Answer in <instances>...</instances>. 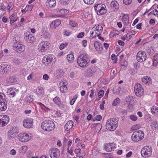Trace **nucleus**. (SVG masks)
<instances>
[{"label": "nucleus", "instance_id": "1", "mask_svg": "<svg viewBox=\"0 0 158 158\" xmlns=\"http://www.w3.org/2000/svg\"><path fill=\"white\" fill-rule=\"evenodd\" d=\"M118 125V120L114 118L108 119L106 123V128L110 131H114Z\"/></svg>", "mask_w": 158, "mask_h": 158}, {"label": "nucleus", "instance_id": "2", "mask_svg": "<svg viewBox=\"0 0 158 158\" xmlns=\"http://www.w3.org/2000/svg\"><path fill=\"white\" fill-rule=\"evenodd\" d=\"M41 127L43 130L50 131L54 129L55 125L54 123L51 120H46L42 123Z\"/></svg>", "mask_w": 158, "mask_h": 158}, {"label": "nucleus", "instance_id": "3", "mask_svg": "<svg viewBox=\"0 0 158 158\" xmlns=\"http://www.w3.org/2000/svg\"><path fill=\"white\" fill-rule=\"evenodd\" d=\"M87 55L85 53L80 54L77 59V63L79 66L82 68H85L87 66Z\"/></svg>", "mask_w": 158, "mask_h": 158}, {"label": "nucleus", "instance_id": "4", "mask_svg": "<svg viewBox=\"0 0 158 158\" xmlns=\"http://www.w3.org/2000/svg\"><path fill=\"white\" fill-rule=\"evenodd\" d=\"M144 136V132L141 130H139L135 131L132 133L131 139L133 141L138 142L143 139Z\"/></svg>", "mask_w": 158, "mask_h": 158}, {"label": "nucleus", "instance_id": "5", "mask_svg": "<svg viewBox=\"0 0 158 158\" xmlns=\"http://www.w3.org/2000/svg\"><path fill=\"white\" fill-rule=\"evenodd\" d=\"M103 27L102 25L98 24L94 27L91 31V36L92 37L95 38L99 36L102 33Z\"/></svg>", "mask_w": 158, "mask_h": 158}, {"label": "nucleus", "instance_id": "6", "mask_svg": "<svg viewBox=\"0 0 158 158\" xmlns=\"http://www.w3.org/2000/svg\"><path fill=\"white\" fill-rule=\"evenodd\" d=\"M56 58L53 55H48L45 56L42 60V62L45 66H47L50 63L56 62Z\"/></svg>", "mask_w": 158, "mask_h": 158}, {"label": "nucleus", "instance_id": "7", "mask_svg": "<svg viewBox=\"0 0 158 158\" xmlns=\"http://www.w3.org/2000/svg\"><path fill=\"white\" fill-rule=\"evenodd\" d=\"M94 9L98 15H102L106 12V6L101 3H96L94 5Z\"/></svg>", "mask_w": 158, "mask_h": 158}, {"label": "nucleus", "instance_id": "8", "mask_svg": "<svg viewBox=\"0 0 158 158\" xmlns=\"http://www.w3.org/2000/svg\"><path fill=\"white\" fill-rule=\"evenodd\" d=\"M7 101L5 95L2 93H0V110L4 111L7 108Z\"/></svg>", "mask_w": 158, "mask_h": 158}, {"label": "nucleus", "instance_id": "9", "mask_svg": "<svg viewBox=\"0 0 158 158\" xmlns=\"http://www.w3.org/2000/svg\"><path fill=\"white\" fill-rule=\"evenodd\" d=\"M142 156L144 157H147L151 155L152 153V148L149 146H145L141 151Z\"/></svg>", "mask_w": 158, "mask_h": 158}, {"label": "nucleus", "instance_id": "10", "mask_svg": "<svg viewBox=\"0 0 158 158\" xmlns=\"http://www.w3.org/2000/svg\"><path fill=\"white\" fill-rule=\"evenodd\" d=\"M49 154L51 158H59L60 156V152L58 148H54L49 150Z\"/></svg>", "mask_w": 158, "mask_h": 158}, {"label": "nucleus", "instance_id": "11", "mask_svg": "<svg viewBox=\"0 0 158 158\" xmlns=\"http://www.w3.org/2000/svg\"><path fill=\"white\" fill-rule=\"evenodd\" d=\"M134 91L136 95L140 97L143 95L144 90L141 85L139 83H137L134 87Z\"/></svg>", "mask_w": 158, "mask_h": 158}, {"label": "nucleus", "instance_id": "12", "mask_svg": "<svg viewBox=\"0 0 158 158\" xmlns=\"http://www.w3.org/2000/svg\"><path fill=\"white\" fill-rule=\"evenodd\" d=\"M18 128L14 127L11 128L8 133V137L9 140L13 139L15 137V134L19 132Z\"/></svg>", "mask_w": 158, "mask_h": 158}, {"label": "nucleus", "instance_id": "13", "mask_svg": "<svg viewBox=\"0 0 158 158\" xmlns=\"http://www.w3.org/2000/svg\"><path fill=\"white\" fill-rule=\"evenodd\" d=\"M147 56L145 52L139 51L137 54V60L140 62H143L146 60Z\"/></svg>", "mask_w": 158, "mask_h": 158}, {"label": "nucleus", "instance_id": "14", "mask_svg": "<svg viewBox=\"0 0 158 158\" xmlns=\"http://www.w3.org/2000/svg\"><path fill=\"white\" fill-rule=\"evenodd\" d=\"M18 138L22 142H27L30 139L29 135L25 133L19 134L18 135Z\"/></svg>", "mask_w": 158, "mask_h": 158}, {"label": "nucleus", "instance_id": "15", "mask_svg": "<svg viewBox=\"0 0 158 158\" xmlns=\"http://www.w3.org/2000/svg\"><path fill=\"white\" fill-rule=\"evenodd\" d=\"M9 118L8 116L1 115H0V127L5 126L9 122Z\"/></svg>", "mask_w": 158, "mask_h": 158}, {"label": "nucleus", "instance_id": "16", "mask_svg": "<svg viewBox=\"0 0 158 158\" xmlns=\"http://www.w3.org/2000/svg\"><path fill=\"white\" fill-rule=\"evenodd\" d=\"M116 148V145L114 143H107L103 147V149L106 151L110 152L114 151Z\"/></svg>", "mask_w": 158, "mask_h": 158}, {"label": "nucleus", "instance_id": "17", "mask_svg": "<svg viewBox=\"0 0 158 158\" xmlns=\"http://www.w3.org/2000/svg\"><path fill=\"white\" fill-rule=\"evenodd\" d=\"M49 43L47 41H43L40 43V51L41 52H45L48 48Z\"/></svg>", "mask_w": 158, "mask_h": 158}, {"label": "nucleus", "instance_id": "18", "mask_svg": "<svg viewBox=\"0 0 158 158\" xmlns=\"http://www.w3.org/2000/svg\"><path fill=\"white\" fill-rule=\"evenodd\" d=\"M33 120L32 118H27L23 121V126L26 128H30L33 124Z\"/></svg>", "mask_w": 158, "mask_h": 158}, {"label": "nucleus", "instance_id": "19", "mask_svg": "<svg viewBox=\"0 0 158 158\" xmlns=\"http://www.w3.org/2000/svg\"><path fill=\"white\" fill-rule=\"evenodd\" d=\"M41 35L43 36L46 38H50L51 37V35L47 27H44L42 28L41 31Z\"/></svg>", "mask_w": 158, "mask_h": 158}, {"label": "nucleus", "instance_id": "20", "mask_svg": "<svg viewBox=\"0 0 158 158\" xmlns=\"http://www.w3.org/2000/svg\"><path fill=\"white\" fill-rule=\"evenodd\" d=\"M13 47L15 48V50L19 53H21L24 50V47L23 45L19 44H13Z\"/></svg>", "mask_w": 158, "mask_h": 158}, {"label": "nucleus", "instance_id": "21", "mask_svg": "<svg viewBox=\"0 0 158 158\" xmlns=\"http://www.w3.org/2000/svg\"><path fill=\"white\" fill-rule=\"evenodd\" d=\"M61 23V21L59 19L55 20L53 21L50 25V27L52 29H55Z\"/></svg>", "mask_w": 158, "mask_h": 158}, {"label": "nucleus", "instance_id": "22", "mask_svg": "<svg viewBox=\"0 0 158 158\" xmlns=\"http://www.w3.org/2000/svg\"><path fill=\"white\" fill-rule=\"evenodd\" d=\"M73 123L72 120H70L67 122L64 126V129L66 131H69L73 127Z\"/></svg>", "mask_w": 158, "mask_h": 158}, {"label": "nucleus", "instance_id": "23", "mask_svg": "<svg viewBox=\"0 0 158 158\" xmlns=\"http://www.w3.org/2000/svg\"><path fill=\"white\" fill-rule=\"evenodd\" d=\"M94 47L98 52H100L102 50V45L101 43L98 42H95L94 43Z\"/></svg>", "mask_w": 158, "mask_h": 158}, {"label": "nucleus", "instance_id": "24", "mask_svg": "<svg viewBox=\"0 0 158 158\" xmlns=\"http://www.w3.org/2000/svg\"><path fill=\"white\" fill-rule=\"evenodd\" d=\"M142 81L147 85H150L152 83V79L149 77H144L142 78Z\"/></svg>", "mask_w": 158, "mask_h": 158}, {"label": "nucleus", "instance_id": "25", "mask_svg": "<svg viewBox=\"0 0 158 158\" xmlns=\"http://www.w3.org/2000/svg\"><path fill=\"white\" fill-rule=\"evenodd\" d=\"M126 102L128 107H131L132 105L133 102V98L132 96H130L127 97L125 100Z\"/></svg>", "mask_w": 158, "mask_h": 158}, {"label": "nucleus", "instance_id": "26", "mask_svg": "<svg viewBox=\"0 0 158 158\" xmlns=\"http://www.w3.org/2000/svg\"><path fill=\"white\" fill-rule=\"evenodd\" d=\"M110 5L111 8L114 10H115L119 8L118 4V2L115 1L112 2Z\"/></svg>", "mask_w": 158, "mask_h": 158}, {"label": "nucleus", "instance_id": "27", "mask_svg": "<svg viewBox=\"0 0 158 158\" xmlns=\"http://www.w3.org/2000/svg\"><path fill=\"white\" fill-rule=\"evenodd\" d=\"M136 33V31L135 30H132L128 32L127 34V39L128 38V40L129 41L131 40Z\"/></svg>", "mask_w": 158, "mask_h": 158}, {"label": "nucleus", "instance_id": "28", "mask_svg": "<svg viewBox=\"0 0 158 158\" xmlns=\"http://www.w3.org/2000/svg\"><path fill=\"white\" fill-rule=\"evenodd\" d=\"M47 6L49 7L55 6L56 4L55 0H48L46 2Z\"/></svg>", "mask_w": 158, "mask_h": 158}, {"label": "nucleus", "instance_id": "29", "mask_svg": "<svg viewBox=\"0 0 158 158\" xmlns=\"http://www.w3.org/2000/svg\"><path fill=\"white\" fill-rule=\"evenodd\" d=\"M68 12V11L67 10L62 9L60 10L58 13V16L60 17H63Z\"/></svg>", "mask_w": 158, "mask_h": 158}, {"label": "nucleus", "instance_id": "30", "mask_svg": "<svg viewBox=\"0 0 158 158\" xmlns=\"http://www.w3.org/2000/svg\"><path fill=\"white\" fill-rule=\"evenodd\" d=\"M122 21L125 25L129 23V17L128 15L123 14Z\"/></svg>", "mask_w": 158, "mask_h": 158}, {"label": "nucleus", "instance_id": "31", "mask_svg": "<svg viewBox=\"0 0 158 158\" xmlns=\"http://www.w3.org/2000/svg\"><path fill=\"white\" fill-rule=\"evenodd\" d=\"M68 61L70 63H72L74 60V55L71 53L68 54L66 57Z\"/></svg>", "mask_w": 158, "mask_h": 158}, {"label": "nucleus", "instance_id": "32", "mask_svg": "<svg viewBox=\"0 0 158 158\" xmlns=\"http://www.w3.org/2000/svg\"><path fill=\"white\" fill-rule=\"evenodd\" d=\"M151 112L154 115H157L158 114V107L155 106H152L151 109Z\"/></svg>", "mask_w": 158, "mask_h": 158}, {"label": "nucleus", "instance_id": "33", "mask_svg": "<svg viewBox=\"0 0 158 158\" xmlns=\"http://www.w3.org/2000/svg\"><path fill=\"white\" fill-rule=\"evenodd\" d=\"M153 65L156 66L158 64V53L155 54L153 58Z\"/></svg>", "mask_w": 158, "mask_h": 158}, {"label": "nucleus", "instance_id": "34", "mask_svg": "<svg viewBox=\"0 0 158 158\" xmlns=\"http://www.w3.org/2000/svg\"><path fill=\"white\" fill-rule=\"evenodd\" d=\"M53 101L54 103L59 106H61L62 104L60 98L58 97H56L53 99Z\"/></svg>", "mask_w": 158, "mask_h": 158}, {"label": "nucleus", "instance_id": "35", "mask_svg": "<svg viewBox=\"0 0 158 158\" xmlns=\"http://www.w3.org/2000/svg\"><path fill=\"white\" fill-rule=\"evenodd\" d=\"M119 32L115 30H112L110 32L109 35L110 37H113L114 36L119 34Z\"/></svg>", "mask_w": 158, "mask_h": 158}, {"label": "nucleus", "instance_id": "36", "mask_svg": "<svg viewBox=\"0 0 158 158\" xmlns=\"http://www.w3.org/2000/svg\"><path fill=\"white\" fill-rule=\"evenodd\" d=\"M151 126L153 129H156L158 127V122L156 120H155L153 121Z\"/></svg>", "mask_w": 158, "mask_h": 158}, {"label": "nucleus", "instance_id": "37", "mask_svg": "<svg viewBox=\"0 0 158 158\" xmlns=\"http://www.w3.org/2000/svg\"><path fill=\"white\" fill-rule=\"evenodd\" d=\"M141 127V126L139 124H135L132 126L131 128V131H134L139 129Z\"/></svg>", "mask_w": 158, "mask_h": 158}, {"label": "nucleus", "instance_id": "38", "mask_svg": "<svg viewBox=\"0 0 158 158\" xmlns=\"http://www.w3.org/2000/svg\"><path fill=\"white\" fill-rule=\"evenodd\" d=\"M70 2L69 0H60L59 2L62 5H65L69 3Z\"/></svg>", "mask_w": 158, "mask_h": 158}, {"label": "nucleus", "instance_id": "39", "mask_svg": "<svg viewBox=\"0 0 158 158\" xmlns=\"http://www.w3.org/2000/svg\"><path fill=\"white\" fill-rule=\"evenodd\" d=\"M27 150V147L26 146H23L20 148V152L22 154H24Z\"/></svg>", "mask_w": 158, "mask_h": 158}, {"label": "nucleus", "instance_id": "40", "mask_svg": "<svg viewBox=\"0 0 158 158\" xmlns=\"http://www.w3.org/2000/svg\"><path fill=\"white\" fill-rule=\"evenodd\" d=\"M68 45V43L66 42L61 44L59 47L60 50H62L64 49Z\"/></svg>", "mask_w": 158, "mask_h": 158}, {"label": "nucleus", "instance_id": "41", "mask_svg": "<svg viewBox=\"0 0 158 158\" xmlns=\"http://www.w3.org/2000/svg\"><path fill=\"white\" fill-rule=\"evenodd\" d=\"M129 118L130 119L133 121H136L137 119V117L134 115H131L129 116Z\"/></svg>", "mask_w": 158, "mask_h": 158}, {"label": "nucleus", "instance_id": "42", "mask_svg": "<svg viewBox=\"0 0 158 158\" xmlns=\"http://www.w3.org/2000/svg\"><path fill=\"white\" fill-rule=\"evenodd\" d=\"M16 81V78L14 76L10 77L9 79V82L10 83L15 82Z\"/></svg>", "mask_w": 158, "mask_h": 158}, {"label": "nucleus", "instance_id": "43", "mask_svg": "<svg viewBox=\"0 0 158 158\" xmlns=\"http://www.w3.org/2000/svg\"><path fill=\"white\" fill-rule=\"evenodd\" d=\"M34 40V37L32 35H31L29 38H27V41L29 43H31Z\"/></svg>", "mask_w": 158, "mask_h": 158}, {"label": "nucleus", "instance_id": "44", "mask_svg": "<svg viewBox=\"0 0 158 158\" xmlns=\"http://www.w3.org/2000/svg\"><path fill=\"white\" fill-rule=\"evenodd\" d=\"M120 99L119 98H116L115 99L113 102L112 104L114 106H116L120 102Z\"/></svg>", "mask_w": 158, "mask_h": 158}, {"label": "nucleus", "instance_id": "45", "mask_svg": "<svg viewBox=\"0 0 158 158\" xmlns=\"http://www.w3.org/2000/svg\"><path fill=\"white\" fill-rule=\"evenodd\" d=\"M75 72H71L69 74V76L71 78H74L77 77Z\"/></svg>", "mask_w": 158, "mask_h": 158}, {"label": "nucleus", "instance_id": "46", "mask_svg": "<svg viewBox=\"0 0 158 158\" xmlns=\"http://www.w3.org/2000/svg\"><path fill=\"white\" fill-rule=\"evenodd\" d=\"M69 24L71 26L73 27H76L77 25V23L73 21H69Z\"/></svg>", "mask_w": 158, "mask_h": 158}, {"label": "nucleus", "instance_id": "47", "mask_svg": "<svg viewBox=\"0 0 158 158\" xmlns=\"http://www.w3.org/2000/svg\"><path fill=\"white\" fill-rule=\"evenodd\" d=\"M13 8V4L12 2H10L7 6L8 10L9 11L11 10Z\"/></svg>", "mask_w": 158, "mask_h": 158}, {"label": "nucleus", "instance_id": "48", "mask_svg": "<svg viewBox=\"0 0 158 158\" xmlns=\"http://www.w3.org/2000/svg\"><path fill=\"white\" fill-rule=\"evenodd\" d=\"M13 62L16 64L19 65L22 63L21 60L20 59L17 58H15L13 60Z\"/></svg>", "mask_w": 158, "mask_h": 158}, {"label": "nucleus", "instance_id": "49", "mask_svg": "<svg viewBox=\"0 0 158 158\" xmlns=\"http://www.w3.org/2000/svg\"><path fill=\"white\" fill-rule=\"evenodd\" d=\"M10 66L9 65H7L6 64H5V68H4V70H3V73H7L9 71L10 68Z\"/></svg>", "mask_w": 158, "mask_h": 158}, {"label": "nucleus", "instance_id": "50", "mask_svg": "<svg viewBox=\"0 0 158 158\" xmlns=\"http://www.w3.org/2000/svg\"><path fill=\"white\" fill-rule=\"evenodd\" d=\"M104 92L102 90H100L98 93V96L99 98L102 97L104 95Z\"/></svg>", "mask_w": 158, "mask_h": 158}, {"label": "nucleus", "instance_id": "51", "mask_svg": "<svg viewBox=\"0 0 158 158\" xmlns=\"http://www.w3.org/2000/svg\"><path fill=\"white\" fill-rule=\"evenodd\" d=\"M67 85L65 86H63L61 87H60V90L61 92L63 93H64L67 92V87L66 86Z\"/></svg>", "mask_w": 158, "mask_h": 158}, {"label": "nucleus", "instance_id": "52", "mask_svg": "<svg viewBox=\"0 0 158 158\" xmlns=\"http://www.w3.org/2000/svg\"><path fill=\"white\" fill-rule=\"evenodd\" d=\"M95 0H83L84 2L87 4L91 5L94 3Z\"/></svg>", "mask_w": 158, "mask_h": 158}, {"label": "nucleus", "instance_id": "53", "mask_svg": "<svg viewBox=\"0 0 158 158\" xmlns=\"http://www.w3.org/2000/svg\"><path fill=\"white\" fill-rule=\"evenodd\" d=\"M9 95H10L12 96V97H13L15 95V90H14L13 89L12 90H10V91L9 92Z\"/></svg>", "mask_w": 158, "mask_h": 158}, {"label": "nucleus", "instance_id": "54", "mask_svg": "<svg viewBox=\"0 0 158 158\" xmlns=\"http://www.w3.org/2000/svg\"><path fill=\"white\" fill-rule=\"evenodd\" d=\"M13 43H14V44H16L19 42V37H14L13 39Z\"/></svg>", "mask_w": 158, "mask_h": 158}, {"label": "nucleus", "instance_id": "55", "mask_svg": "<svg viewBox=\"0 0 158 158\" xmlns=\"http://www.w3.org/2000/svg\"><path fill=\"white\" fill-rule=\"evenodd\" d=\"M67 82L64 81H61L60 83V87L67 85Z\"/></svg>", "mask_w": 158, "mask_h": 158}, {"label": "nucleus", "instance_id": "56", "mask_svg": "<svg viewBox=\"0 0 158 158\" xmlns=\"http://www.w3.org/2000/svg\"><path fill=\"white\" fill-rule=\"evenodd\" d=\"M77 97H74L70 101L69 103L71 105H73L75 103L77 98Z\"/></svg>", "mask_w": 158, "mask_h": 158}, {"label": "nucleus", "instance_id": "57", "mask_svg": "<svg viewBox=\"0 0 158 158\" xmlns=\"http://www.w3.org/2000/svg\"><path fill=\"white\" fill-rule=\"evenodd\" d=\"M131 0H123V3L125 5H129L131 3Z\"/></svg>", "mask_w": 158, "mask_h": 158}, {"label": "nucleus", "instance_id": "58", "mask_svg": "<svg viewBox=\"0 0 158 158\" xmlns=\"http://www.w3.org/2000/svg\"><path fill=\"white\" fill-rule=\"evenodd\" d=\"M30 32H26L24 33V38L27 40V39L29 38L30 36L31 35L30 34Z\"/></svg>", "mask_w": 158, "mask_h": 158}, {"label": "nucleus", "instance_id": "59", "mask_svg": "<svg viewBox=\"0 0 158 158\" xmlns=\"http://www.w3.org/2000/svg\"><path fill=\"white\" fill-rule=\"evenodd\" d=\"M67 150H68V152L69 153L70 155H74V154L73 152V149H72V148H67Z\"/></svg>", "mask_w": 158, "mask_h": 158}, {"label": "nucleus", "instance_id": "60", "mask_svg": "<svg viewBox=\"0 0 158 158\" xmlns=\"http://www.w3.org/2000/svg\"><path fill=\"white\" fill-rule=\"evenodd\" d=\"M40 108H41L42 109L45 111L46 110L47 108L43 104L40 103Z\"/></svg>", "mask_w": 158, "mask_h": 158}, {"label": "nucleus", "instance_id": "61", "mask_svg": "<svg viewBox=\"0 0 158 158\" xmlns=\"http://www.w3.org/2000/svg\"><path fill=\"white\" fill-rule=\"evenodd\" d=\"M111 59L113 60H114V62L115 63L117 62V60H116V56L114 54H112L111 56Z\"/></svg>", "mask_w": 158, "mask_h": 158}, {"label": "nucleus", "instance_id": "62", "mask_svg": "<svg viewBox=\"0 0 158 158\" xmlns=\"http://www.w3.org/2000/svg\"><path fill=\"white\" fill-rule=\"evenodd\" d=\"M84 35L85 33L84 32H81L78 34L77 35V37L78 38H82L84 36Z\"/></svg>", "mask_w": 158, "mask_h": 158}, {"label": "nucleus", "instance_id": "63", "mask_svg": "<svg viewBox=\"0 0 158 158\" xmlns=\"http://www.w3.org/2000/svg\"><path fill=\"white\" fill-rule=\"evenodd\" d=\"M49 77L47 74H44L43 77V79L45 80H48L49 78Z\"/></svg>", "mask_w": 158, "mask_h": 158}, {"label": "nucleus", "instance_id": "64", "mask_svg": "<svg viewBox=\"0 0 158 158\" xmlns=\"http://www.w3.org/2000/svg\"><path fill=\"white\" fill-rule=\"evenodd\" d=\"M95 72H96V71L94 70H93L92 69H90L89 71V75L92 76L93 75Z\"/></svg>", "mask_w": 158, "mask_h": 158}]
</instances>
